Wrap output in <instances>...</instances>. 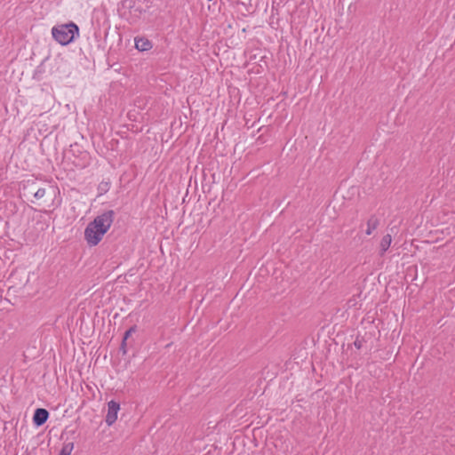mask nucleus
<instances>
[{
    "mask_svg": "<svg viewBox=\"0 0 455 455\" xmlns=\"http://www.w3.org/2000/svg\"><path fill=\"white\" fill-rule=\"evenodd\" d=\"M116 212L108 210L98 215L84 229V239L89 246H96L110 228Z\"/></svg>",
    "mask_w": 455,
    "mask_h": 455,
    "instance_id": "1",
    "label": "nucleus"
},
{
    "mask_svg": "<svg viewBox=\"0 0 455 455\" xmlns=\"http://www.w3.org/2000/svg\"><path fill=\"white\" fill-rule=\"evenodd\" d=\"M52 35L60 44L68 45L79 36V28L74 22L54 26L52 28Z\"/></svg>",
    "mask_w": 455,
    "mask_h": 455,
    "instance_id": "2",
    "label": "nucleus"
},
{
    "mask_svg": "<svg viewBox=\"0 0 455 455\" xmlns=\"http://www.w3.org/2000/svg\"><path fill=\"white\" fill-rule=\"evenodd\" d=\"M120 410L119 403L110 400L108 403V412L106 415V422L108 426L113 425L117 419V412Z\"/></svg>",
    "mask_w": 455,
    "mask_h": 455,
    "instance_id": "3",
    "label": "nucleus"
},
{
    "mask_svg": "<svg viewBox=\"0 0 455 455\" xmlns=\"http://www.w3.org/2000/svg\"><path fill=\"white\" fill-rule=\"evenodd\" d=\"M49 418V412L46 409L44 408H37L35 411L34 416H33V423L36 427L43 426Z\"/></svg>",
    "mask_w": 455,
    "mask_h": 455,
    "instance_id": "4",
    "label": "nucleus"
},
{
    "mask_svg": "<svg viewBox=\"0 0 455 455\" xmlns=\"http://www.w3.org/2000/svg\"><path fill=\"white\" fill-rule=\"evenodd\" d=\"M153 47V44L146 37L135 38V48L140 52L148 51Z\"/></svg>",
    "mask_w": 455,
    "mask_h": 455,
    "instance_id": "5",
    "label": "nucleus"
},
{
    "mask_svg": "<svg viewBox=\"0 0 455 455\" xmlns=\"http://www.w3.org/2000/svg\"><path fill=\"white\" fill-rule=\"evenodd\" d=\"M379 225V219L376 215H371V217L367 220V228L365 230V234L370 235L372 232L377 229Z\"/></svg>",
    "mask_w": 455,
    "mask_h": 455,
    "instance_id": "6",
    "label": "nucleus"
},
{
    "mask_svg": "<svg viewBox=\"0 0 455 455\" xmlns=\"http://www.w3.org/2000/svg\"><path fill=\"white\" fill-rule=\"evenodd\" d=\"M391 243H392V235L390 234H387L385 235L381 241H380V244H379V256H383L385 254V252L388 250V248L390 247L391 245Z\"/></svg>",
    "mask_w": 455,
    "mask_h": 455,
    "instance_id": "7",
    "label": "nucleus"
},
{
    "mask_svg": "<svg viewBox=\"0 0 455 455\" xmlns=\"http://www.w3.org/2000/svg\"><path fill=\"white\" fill-rule=\"evenodd\" d=\"M74 449V443H65L60 450V455H70Z\"/></svg>",
    "mask_w": 455,
    "mask_h": 455,
    "instance_id": "8",
    "label": "nucleus"
},
{
    "mask_svg": "<svg viewBox=\"0 0 455 455\" xmlns=\"http://www.w3.org/2000/svg\"><path fill=\"white\" fill-rule=\"evenodd\" d=\"M36 182L35 180H28L23 188L24 190H28L30 194L33 195V193L36 190Z\"/></svg>",
    "mask_w": 455,
    "mask_h": 455,
    "instance_id": "9",
    "label": "nucleus"
},
{
    "mask_svg": "<svg viewBox=\"0 0 455 455\" xmlns=\"http://www.w3.org/2000/svg\"><path fill=\"white\" fill-rule=\"evenodd\" d=\"M45 188L36 187V190L33 193V196L36 199H42L45 196Z\"/></svg>",
    "mask_w": 455,
    "mask_h": 455,
    "instance_id": "10",
    "label": "nucleus"
},
{
    "mask_svg": "<svg viewBox=\"0 0 455 455\" xmlns=\"http://www.w3.org/2000/svg\"><path fill=\"white\" fill-rule=\"evenodd\" d=\"M136 331H137V326H136V325H133V326L130 327V328H129V329L124 332L123 339H125L127 340V339H129V337H130L132 333L136 332Z\"/></svg>",
    "mask_w": 455,
    "mask_h": 455,
    "instance_id": "11",
    "label": "nucleus"
},
{
    "mask_svg": "<svg viewBox=\"0 0 455 455\" xmlns=\"http://www.w3.org/2000/svg\"><path fill=\"white\" fill-rule=\"evenodd\" d=\"M363 339L362 338H359L357 337L354 342V346L357 348V349H361L362 347H363Z\"/></svg>",
    "mask_w": 455,
    "mask_h": 455,
    "instance_id": "12",
    "label": "nucleus"
},
{
    "mask_svg": "<svg viewBox=\"0 0 455 455\" xmlns=\"http://www.w3.org/2000/svg\"><path fill=\"white\" fill-rule=\"evenodd\" d=\"M99 189L101 192H107L109 189V184L108 182H101L99 186Z\"/></svg>",
    "mask_w": 455,
    "mask_h": 455,
    "instance_id": "13",
    "label": "nucleus"
},
{
    "mask_svg": "<svg viewBox=\"0 0 455 455\" xmlns=\"http://www.w3.org/2000/svg\"><path fill=\"white\" fill-rule=\"evenodd\" d=\"M126 346H127V340L125 339H123L121 346H120V350L123 352L124 355L126 354Z\"/></svg>",
    "mask_w": 455,
    "mask_h": 455,
    "instance_id": "14",
    "label": "nucleus"
}]
</instances>
